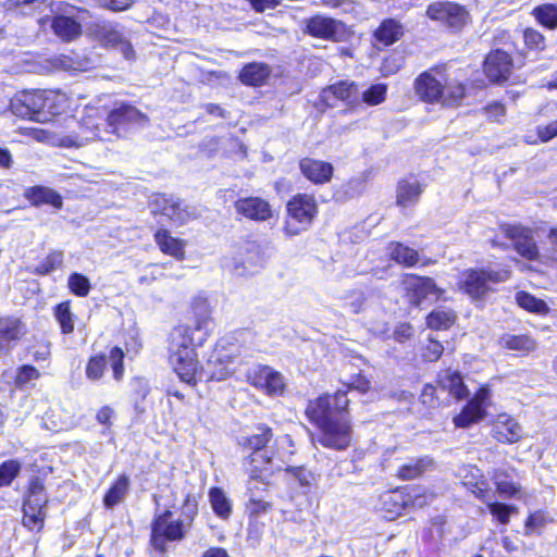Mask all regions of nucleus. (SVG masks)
<instances>
[{
    "instance_id": "2",
    "label": "nucleus",
    "mask_w": 557,
    "mask_h": 557,
    "mask_svg": "<svg viewBox=\"0 0 557 557\" xmlns=\"http://www.w3.org/2000/svg\"><path fill=\"white\" fill-rule=\"evenodd\" d=\"M273 436L272 430L270 426L265 424H259L256 428V432L249 436H243L239 440V445L246 449L251 450L252 454L249 456L248 461L251 466L250 471V481L248 482L249 491H252L251 484L253 481L260 478L259 471H261V467L255 466V462H258L261 459L262 465H269L273 467V470H281L282 465L286 463L288 457L293 454L292 451L277 453V455H269L268 450L260 453L267 444L271 441Z\"/></svg>"
},
{
    "instance_id": "33",
    "label": "nucleus",
    "mask_w": 557,
    "mask_h": 557,
    "mask_svg": "<svg viewBox=\"0 0 557 557\" xmlns=\"http://www.w3.org/2000/svg\"><path fill=\"white\" fill-rule=\"evenodd\" d=\"M374 36L379 42L391 46L403 36V27L394 20H385L375 30Z\"/></svg>"
},
{
    "instance_id": "26",
    "label": "nucleus",
    "mask_w": 557,
    "mask_h": 557,
    "mask_svg": "<svg viewBox=\"0 0 557 557\" xmlns=\"http://www.w3.org/2000/svg\"><path fill=\"white\" fill-rule=\"evenodd\" d=\"M423 193V185L413 176L398 182L396 190V203L401 208L416 206Z\"/></svg>"
},
{
    "instance_id": "52",
    "label": "nucleus",
    "mask_w": 557,
    "mask_h": 557,
    "mask_svg": "<svg viewBox=\"0 0 557 557\" xmlns=\"http://www.w3.org/2000/svg\"><path fill=\"white\" fill-rule=\"evenodd\" d=\"M63 264V252L52 251L36 268L38 274L45 275L61 268Z\"/></svg>"
},
{
    "instance_id": "25",
    "label": "nucleus",
    "mask_w": 557,
    "mask_h": 557,
    "mask_svg": "<svg viewBox=\"0 0 557 557\" xmlns=\"http://www.w3.org/2000/svg\"><path fill=\"white\" fill-rule=\"evenodd\" d=\"M302 175L314 184H325L333 176V165L329 162L305 158L299 163Z\"/></svg>"
},
{
    "instance_id": "51",
    "label": "nucleus",
    "mask_w": 557,
    "mask_h": 557,
    "mask_svg": "<svg viewBox=\"0 0 557 557\" xmlns=\"http://www.w3.org/2000/svg\"><path fill=\"white\" fill-rule=\"evenodd\" d=\"M67 286L70 290L78 297H86L91 288L89 280L85 275L76 272L69 276Z\"/></svg>"
},
{
    "instance_id": "61",
    "label": "nucleus",
    "mask_w": 557,
    "mask_h": 557,
    "mask_svg": "<svg viewBox=\"0 0 557 557\" xmlns=\"http://www.w3.org/2000/svg\"><path fill=\"white\" fill-rule=\"evenodd\" d=\"M55 66L64 71H83L84 64L82 61L69 55H61L54 61Z\"/></svg>"
},
{
    "instance_id": "6",
    "label": "nucleus",
    "mask_w": 557,
    "mask_h": 557,
    "mask_svg": "<svg viewBox=\"0 0 557 557\" xmlns=\"http://www.w3.org/2000/svg\"><path fill=\"white\" fill-rule=\"evenodd\" d=\"M172 511L165 510L163 513L157 516L152 523L151 529V545L154 549L165 553L166 543L173 541H181L189 530L185 521L172 519Z\"/></svg>"
},
{
    "instance_id": "48",
    "label": "nucleus",
    "mask_w": 557,
    "mask_h": 557,
    "mask_svg": "<svg viewBox=\"0 0 557 557\" xmlns=\"http://www.w3.org/2000/svg\"><path fill=\"white\" fill-rule=\"evenodd\" d=\"M32 200L35 205L49 203L54 208L62 207V198L51 188L36 187L32 190Z\"/></svg>"
},
{
    "instance_id": "50",
    "label": "nucleus",
    "mask_w": 557,
    "mask_h": 557,
    "mask_svg": "<svg viewBox=\"0 0 557 557\" xmlns=\"http://www.w3.org/2000/svg\"><path fill=\"white\" fill-rule=\"evenodd\" d=\"M45 99L48 104L45 106V116L59 114L66 102L64 94L53 90H46Z\"/></svg>"
},
{
    "instance_id": "58",
    "label": "nucleus",
    "mask_w": 557,
    "mask_h": 557,
    "mask_svg": "<svg viewBox=\"0 0 557 557\" xmlns=\"http://www.w3.org/2000/svg\"><path fill=\"white\" fill-rule=\"evenodd\" d=\"M23 524L29 530L41 529L44 524V519L46 516L45 511L36 512L35 509H23Z\"/></svg>"
},
{
    "instance_id": "60",
    "label": "nucleus",
    "mask_w": 557,
    "mask_h": 557,
    "mask_svg": "<svg viewBox=\"0 0 557 557\" xmlns=\"http://www.w3.org/2000/svg\"><path fill=\"white\" fill-rule=\"evenodd\" d=\"M523 37L525 45L531 49H543L545 46L544 36L536 29L527 28Z\"/></svg>"
},
{
    "instance_id": "63",
    "label": "nucleus",
    "mask_w": 557,
    "mask_h": 557,
    "mask_svg": "<svg viewBox=\"0 0 557 557\" xmlns=\"http://www.w3.org/2000/svg\"><path fill=\"white\" fill-rule=\"evenodd\" d=\"M443 354V346L438 341L433 338L429 339L424 348L423 357L428 361H436Z\"/></svg>"
},
{
    "instance_id": "56",
    "label": "nucleus",
    "mask_w": 557,
    "mask_h": 557,
    "mask_svg": "<svg viewBox=\"0 0 557 557\" xmlns=\"http://www.w3.org/2000/svg\"><path fill=\"white\" fill-rule=\"evenodd\" d=\"M286 472L289 473L301 487H310L314 481L313 474L304 467H288L286 468Z\"/></svg>"
},
{
    "instance_id": "24",
    "label": "nucleus",
    "mask_w": 557,
    "mask_h": 557,
    "mask_svg": "<svg viewBox=\"0 0 557 557\" xmlns=\"http://www.w3.org/2000/svg\"><path fill=\"white\" fill-rule=\"evenodd\" d=\"M492 432L493 437L504 444L517 443L523 437L521 425L506 413L497 417Z\"/></svg>"
},
{
    "instance_id": "46",
    "label": "nucleus",
    "mask_w": 557,
    "mask_h": 557,
    "mask_svg": "<svg viewBox=\"0 0 557 557\" xmlns=\"http://www.w3.org/2000/svg\"><path fill=\"white\" fill-rule=\"evenodd\" d=\"M367 298L362 289H351L343 297V308L351 314H358L364 310Z\"/></svg>"
},
{
    "instance_id": "64",
    "label": "nucleus",
    "mask_w": 557,
    "mask_h": 557,
    "mask_svg": "<svg viewBox=\"0 0 557 557\" xmlns=\"http://www.w3.org/2000/svg\"><path fill=\"white\" fill-rule=\"evenodd\" d=\"M536 133L541 141L547 143L557 136V120L550 122L547 125H540L536 128Z\"/></svg>"
},
{
    "instance_id": "44",
    "label": "nucleus",
    "mask_w": 557,
    "mask_h": 557,
    "mask_svg": "<svg viewBox=\"0 0 557 557\" xmlns=\"http://www.w3.org/2000/svg\"><path fill=\"white\" fill-rule=\"evenodd\" d=\"M456 315L450 309H435L426 318L430 329L447 330L455 322Z\"/></svg>"
},
{
    "instance_id": "10",
    "label": "nucleus",
    "mask_w": 557,
    "mask_h": 557,
    "mask_svg": "<svg viewBox=\"0 0 557 557\" xmlns=\"http://www.w3.org/2000/svg\"><path fill=\"white\" fill-rule=\"evenodd\" d=\"M319 98L321 102L330 108L335 106L336 100L345 102L349 110H356L361 106L359 85L347 79L323 88Z\"/></svg>"
},
{
    "instance_id": "34",
    "label": "nucleus",
    "mask_w": 557,
    "mask_h": 557,
    "mask_svg": "<svg viewBox=\"0 0 557 557\" xmlns=\"http://www.w3.org/2000/svg\"><path fill=\"white\" fill-rule=\"evenodd\" d=\"M434 462L430 457L411 459L398 469V476L404 480H412L428 470L433 469Z\"/></svg>"
},
{
    "instance_id": "20",
    "label": "nucleus",
    "mask_w": 557,
    "mask_h": 557,
    "mask_svg": "<svg viewBox=\"0 0 557 557\" xmlns=\"http://www.w3.org/2000/svg\"><path fill=\"white\" fill-rule=\"evenodd\" d=\"M45 96L46 90L24 95L21 104L14 103L12 106L14 114L38 122H45L47 120V116H45V106H48Z\"/></svg>"
},
{
    "instance_id": "12",
    "label": "nucleus",
    "mask_w": 557,
    "mask_h": 557,
    "mask_svg": "<svg viewBox=\"0 0 557 557\" xmlns=\"http://www.w3.org/2000/svg\"><path fill=\"white\" fill-rule=\"evenodd\" d=\"M89 33L106 47L119 49L126 59H133L135 51L131 42L115 25L108 22H95L88 28Z\"/></svg>"
},
{
    "instance_id": "8",
    "label": "nucleus",
    "mask_w": 557,
    "mask_h": 557,
    "mask_svg": "<svg viewBox=\"0 0 557 557\" xmlns=\"http://www.w3.org/2000/svg\"><path fill=\"white\" fill-rule=\"evenodd\" d=\"M149 206L153 214H161L177 225H183L198 216L195 207L164 194L153 196Z\"/></svg>"
},
{
    "instance_id": "13",
    "label": "nucleus",
    "mask_w": 557,
    "mask_h": 557,
    "mask_svg": "<svg viewBox=\"0 0 557 557\" xmlns=\"http://www.w3.org/2000/svg\"><path fill=\"white\" fill-rule=\"evenodd\" d=\"M426 15L455 29L462 27L468 17L467 11L461 5L448 1L431 3L426 9Z\"/></svg>"
},
{
    "instance_id": "18",
    "label": "nucleus",
    "mask_w": 557,
    "mask_h": 557,
    "mask_svg": "<svg viewBox=\"0 0 557 557\" xmlns=\"http://www.w3.org/2000/svg\"><path fill=\"white\" fill-rule=\"evenodd\" d=\"M488 397L490 391L485 387L480 388L462 411L454 419L455 424L459 428H467L482 420L486 414Z\"/></svg>"
},
{
    "instance_id": "53",
    "label": "nucleus",
    "mask_w": 557,
    "mask_h": 557,
    "mask_svg": "<svg viewBox=\"0 0 557 557\" xmlns=\"http://www.w3.org/2000/svg\"><path fill=\"white\" fill-rule=\"evenodd\" d=\"M39 371L33 366H22L17 369L15 376V385L18 388L27 387L33 381L38 380Z\"/></svg>"
},
{
    "instance_id": "49",
    "label": "nucleus",
    "mask_w": 557,
    "mask_h": 557,
    "mask_svg": "<svg viewBox=\"0 0 557 557\" xmlns=\"http://www.w3.org/2000/svg\"><path fill=\"white\" fill-rule=\"evenodd\" d=\"M54 315L61 326L62 333L71 334L74 331V315L69 301L58 305L54 310Z\"/></svg>"
},
{
    "instance_id": "37",
    "label": "nucleus",
    "mask_w": 557,
    "mask_h": 557,
    "mask_svg": "<svg viewBox=\"0 0 557 557\" xmlns=\"http://www.w3.org/2000/svg\"><path fill=\"white\" fill-rule=\"evenodd\" d=\"M47 504V495L45 493L44 484L40 480L32 481L28 496L24 502L23 509H35L36 512L45 511Z\"/></svg>"
},
{
    "instance_id": "14",
    "label": "nucleus",
    "mask_w": 557,
    "mask_h": 557,
    "mask_svg": "<svg viewBox=\"0 0 557 557\" xmlns=\"http://www.w3.org/2000/svg\"><path fill=\"white\" fill-rule=\"evenodd\" d=\"M232 359L233 357L226 351L223 342H219L207 361V367H200L205 375L201 376V381H223L227 379L233 372V370L230 368Z\"/></svg>"
},
{
    "instance_id": "41",
    "label": "nucleus",
    "mask_w": 557,
    "mask_h": 557,
    "mask_svg": "<svg viewBox=\"0 0 557 557\" xmlns=\"http://www.w3.org/2000/svg\"><path fill=\"white\" fill-rule=\"evenodd\" d=\"M496 485V490L502 497L511 498V497H520L521 486L510 480H508V475L503 470H497L493 476Z\"/></svg>"
},
{
    "instance_id": "28",
    "label": "nucleus",
    "mask_w": 557,
    "mask_h": 557,
    "mask_svg": "<svg viewBox=\"0 0 557 557\" xmlns=\"http://www.w3.org/2000/svg\"><path fill=\"white\" fill-rule=\"evenodd\" d=\"M154 240L162 252L170 255L176 259L184 258V242L171 236L169 231H157L154 234Z\"/></svg>"
},
{
    "instance_id": "31",
    "label": "nucleus",
    "mask_w": 557,
    "mask_h": 557,
    "mask_svg": "<svg viewBox=\"0 0 557 557\" xmlns=\"http://www.w3.org/2000/svg\"><path fill=\"white\" fill-rule=\"evenodd\" d=\"M387 251L392 260L406 268L414 267L419 261L417 250L398 242L391 243L387 247Z\"/></svg>"
},
{
    "instance_id": "9",
    "label": "nucleus",
    "mask_w": 557,
    "mask_h": 557,
    "mask_svg": "<svg viewBox=\"0 0 557 557\" xmlns=\"http://www.w3.org/2000/svg\"><path fill=\"white\" fill-rule=\"evenodd\" d=\"M148 122L146 114L128 103H116L106 117L110 135L121 136V132L133 126H144Z\"/></svg>"
},
{
    "instance_id": "1",
    "label": "nucleus",
    "mask_w": 557,
    "mask_h": 557,
    "mask_svg": "<svg viewBox=\"0 0 557 557\" xmlns=\"http://www.w3.org/2000/svg\"><path fill=\"white\" fill-rule=\"evenodd\" d=\"M206 341L201 339L188 324L175 326L169 335V360L178 377L187 384L195 385L202 380L201 376H205L199 366L196 348Z\"/></svg>"
},
{
    "instance_id": "16",
    "label": "nucleus",
    "mask_w": 557,
    "mask_h": 557,
    "mask_svg": "<svg viewBox=\"0 0 557 557\" xmlns=\"http://www.w3.org/2000/svg\"><path fill=\"white\" fill-rule=\"evenodd\" d=\"M500 228L520 256L530 260L536 259L539 250L530 228L510 224H504Z\"/></svg>"
},
{
    "instance_id": "19",
    "label": "nucleus",
    "mask_w": 557,
    "mask_h": 557,
    "mask_svg": "<svg viewBox=\"0 0 557 557\" xmlns=\"http://www.w3.org/2000/svg\"><path fill=\"white\" fill-rule=\"evenodd\" d=\"M307 33L313 37L337 41L345 33L342 22L323 15H314L307 21Z\"/></svg>"
},
{
    "instance_id": "55",
    "label": "nucleus",
    "mask_w": 557,
    "mask_h": 557,
    "mask_svg": "<svg viewBox=\"0 0 557 557\" xmlns=\"http://www.w3.org/2000/svg\"><path fill=\"white\" fill-rule=\"evenodd\" d=\"M107 367V360L103 355L95 356L90 358L86 367V375L89 380H99Z\"/></svg>"
},
{
    "instance_id": "45",
    "label": "nucleus",
    "mask_w": 557,
    "mask_h": 557,
    "mask_svg": "<svg viewBox=\"0 0 557 557\" xmlns=\"http://www.w3.org/2000/svg\"><path fill=\"white\" fill-rule=\"evenodd\" d=\"M535 20L543 26L555 29L557 28V4H542L532 11Z\"/></svg>"
},
{
    "instance_id": "29",
    "label": "nucleus",
    "mask_w": 557,
    "mask_h": 557,
    "mask_svg": "<svg viewBox=\"0 0 557 557\" xmlns=\"http://www.w3.org/2000/svg\"><path fill=\"white\" fill-rule=\"evenodd\" d=\"M271 70L263 63H250L243 67L239 79L245 85L261 86L269 78Z\"/></svg>"
},
{
    "instance_id": "3",
    "label": "nucleus",
    "mask_w": 557,
    "mask_h": 557,
    "mask_svg": "<svg viewBox=\"0 0 557 557\" xmlns=\"http://www.w3.org/2000/svg\"><path fill=\"white\" fill-rule=\"evenodd\" d=\"M108 135H110V131L99 109L86 108L79 121V132L63 136L60 139V146L78 148L90 140H106Z\"/></svg>"
},
{
    "instance_id": "36",
    "label": "nucleus",
    "mask_w": 557,
    "mask_h": 557,
    "mask_svg": "<svg viewBox=\"0 0 557 557\" xmlns=\"http://www.w3.org/2000/svg\"><path fill=\"white\" fill-rule=\"evenodd\" d=\"M405 500L403 495L397 492H386L381 496V510L385 512L384 518L387 520L395 519L404 509Z\"/></svg>"
},
{
    "instance_id": "43",
    "label": "nucleus",
    "mask_w": 557,
    "mask_h": 557,
    "mask_svg": "<svg viewBox=\"0 0 557 557\" xmlns=\"http://www.w3.org/2000/svg\"><path fill=\"white\" fill-rule=\"evenodd\" d=\"M443 388L447 389L457 399H462L467 396V387L462 382V377L457 372L446 371L441 377Z\"/></svg>"
},
{
    "instance_id": "21",
    "label": "nucleus",
    "mask_w": 557,
    "mask_h": 557,
    "mask_svg": "<svg viewBox=\"0 0 557 557\" xmlns=\"http://www.w3.org/2000/svg\"><path fill=\"white\" fill-rule=\"evenodd\" d=\"M414 90L419 98L425 102H441L444 92L443 82L428 71L421 73L414 81Z\"/></svg>"
},
{
    "instance_id": "39",
    "label": "nucleus",
    "mask_w": 557,
    "mask_h": 557,
    "mask_svg": "<svg viewBox=\"0 0 557 557\" xmlns=\"http://www.w3.org/2000/svg\"><path fill=\"white\" fill-rule=\"evenodd\" d=\"M499 345L508 350L528 352L535 349V342L527 335L505 334L499 341Z\"/></svg>"
},
{
    "instance_id": "40",
    "label": "nucleus",
    "mask_w": 557,
    "mask_h": 557,
    "mask_svg": "<svg viewBox=\"0 0 557 557\" xmlns=\"http://www.w3.org/2000/svg\"><path fill=\"white\" fill-rule=\"evenodd\" d=\"M515 298L518 306L529 312L544 315L549 311V308L544 300L536 298L530 293L518 292Z\"/></svg>"
},
{
    "instance_id": "47",
    "label": "nucleus",
    "mask_w": 557,
    "mask_h": 557,
    "mask_svg": "<svg viewBox=\"0 0 557 557\" xmlns=\"http://www.w3.org/2000/svg\"><path fill=\"white\" fill-rule=\"evenodd\" d=\"M387 95V85L377 83L371 85L368 89L360 91L361 102L374 107L383 103Z\"/></svg>"
},
{
    "instance_id": "38",
    "label": "nucleus",
    "mask_w": 557,
    "mask_h": 557,
    "mask_svg": "<svg viewBox=\"0 0 557 557\" xmlns=\"http://www.w3.org/2000/svg\"><path fill=\"white\" fill-rule=\"evenodd\" d=\"M209 500L214 513L226 520L232 513V503L228 497L225 495L222 488L212 487L209 491Z\"/></svg>"
},
{
    "instance_id": "42",
    "label": "nucleus",
    "mask_w": 557,
    "mask_h": 557,
    "mask_svg": "<svg viewBox=\"0 0 557 557\" xmlns=\"http://www.w3.org/2000/svg\"><path fill=\"white\" fill-rule=\"evenodd\" d=\"M466 95L465 86L457 81H445L441 103L447 107L459 106Z\"/></svg>"
},
{
    "instance_id": "23",
    "label": "nucleus",
    "mask_w": 557,
    "mask_h": 557,
    "mask_svg": "<svg viewBox=\"0 0 557 557\" xmlns=\"http://www.w3.org/2000/svg\"><path fill=\"white\" fill-rule=\"evenodd\" d=\"M511 58L502 50L491 52L484 63V72L488 79L494 83L506 81L511 71Z\"/></svg>"
},
{
    "instance_id": "15",
    "label": "nucleus",
    "mask_w": 557,
    "mask_h": 557,
    "mask_svg": "<svg viewBox=\"0 0 557 557\" xmlns=\"http://www.w3.org/2000/svg\"><path fill=\"white\" fill-rule=\"evenodd\" d=\"M249 383L268 395L282 394L285 388V381L281 373L268 366H258L247 373Z\"/></svg>"
},
{
    "instance_id": "57",
    "label": "nucleus",
    "mask_w": 557,
    "mask_h": 557,
    "mask_svg": "<svg viewBox=\"0 0 557 557\" xmlns=\"http://www.w3.org/2000/svg\"><path fill=\"white\" fill-rule=\"evenodd\" d=\"M488 509L491 515L503 524L508 523L511 512L516 510L513 506L502 503H491Z\"/></svg>"
},
{
    "instance_id": "59",
    "label": "nucleus",
    "mask_w": 557,
    "mask_h": 557,
    "mask_svg": "<svg viewBox=\"0 0 557 557\" xmlns=\"http://www.w3.org/2000/svg\"><path fill=\"white\" fill-rule=\"evenodd\" d=\"M110 361L111 367L113 370V376L116 381H121L123 377L124 367H123V359H124V352L119 347H113L110 350Z\"/></svg>"
},
{
    "instance_id": "4",
    "label": "nucleus",
    "mask_w": 557,
    "mask_h": 557,
    "mask_svg": "<svg viewBox=\"0 0 557 557\" xmlns=\"http://www.w3.org/2000/svg\"><path fill=\"white\" fill-rule=\"evenodd\" d=\"M288 219L284 233L288 237L297 236L309 228L318 213L315 198L308 194L295 195L286 205Z\"/></svg>"
},
{
    "instance_id": "30",
    "label": "nucleus",
    "mask_w": 557,
    "mask_h": 557,
    "mask_svg": "<svg viewBox=\"0 0 557 557\" xmlns=\"http://www.w3.org/2000/svg\"><path fill=\"white\" fill-rule=\"evenodd\" d=\"M26 333L27 326L20 318L13 315L0 318V335L15 345Z\"/></svg>"
},
{
    "instance_id": "17",
    "label": "nucleus",
    "mask_w": 557,
    "mask_h": 557,
    "mask_svg": "<svg viewBox=\"0 0 557 557\" xmlns=\"http://www.w3.org/2000/svg\"><path fill=\"white\" fill-rule=\"evenodd\" d=\"M188 325L199 334L201 339H208L213 324L212 309L207 298L197 296L190 305V317Z\"/></svg>"
},
{
    "instance_id": "27",
    "label": "nucleus",
    "mask_w": 557,
    "mask_h": 557,
    "mask_svg": "<svg viewBox=\"0 0 557 557\" xmlns=\"http://www.w3.org/2000/svg\"><path fill=\"white\" fill-rule=\"evenodd\" d=\"M51 27L54 34L63 41L75 40L82 35V25L70 16H54L51 23Z\"/></svg>"
},
{
    "instance_id": "35",
    "label": "nucleus",
    "mask_w": 557,
    "mask_h": 557,
    "mask_svg": "<svg viewBox=\"0 0 557 557\" xmlns=\"http://www.w3.org/2000/svg\"><path fill=\"white\" fill-rule=\"evenodd\" d=\"M129 490V478L125 474L120 475L113 485L107 492L103 504L107 508H113L120 504Z\"/></svg>"
},
{
    "instance_id": "54",
    "label": "nucleus",
    "mask_w": 557,
    "mask_h": 557,
    "mask_svg": "<svg viewBox=\"0 0 557 557\" xmlns=\"http://www.w3.org/2000/svg\"><path fill=\"white\" fill-rule=\"evenodd\" d=\"M21 470L17 460H7L0 466V487L9 486Z\"/></svg>"
},
{
    "instance_id": "32",
    "label": "nucleus",
    "mask_w": 557,
    "mask_h": 557,
    "mask_svg": "<svg viewBox=\"0 0 557 557\" xmlns=\"http://www.w3.org/2000/svg\"><path fill=\"white\" fill-rule=\"evenodd\" d=\"M307 412L310 419L314 421L317 425L334 416H338L333 411L330 395L321 396L314 401H311L307 408Z\"/></svg>"
},
{
    "instance_id": "5",
    "label": "nucleus",
    "mask_w": 557,
    "mask_h": 557,
    "mask_svg": "<svg viewBox=\"0 0 557 557\" xmlns=\"http://www.w3.org/2000/svg\"><path fill=\"white\" fill-rule=\"evenodd\" d=\"M509 276L508 270L468 269L460 274L459 288L471 298L479 299L491 290L492 285L506 282Z\"/></svg>"
},
{
    "instance_id": "22",
    "label": "nucleus",
    "mask_w": 557,
    "mask_h": 557,
    "mask_svg": "<svg viewBox=\"0 0 557 557\" xmlns=\"http://www.w3.org/2000/svg\"><path fill=\"white\" fill-rule=\"evenodd\" d=\"M234 206L238 214L249 220L262 222L272 216L270 203L260 197L240 198Z\"/></svg>"
},
{
    "instance_id": "7",
    "label": "nucleus",
    "mask_w": 557,
    "mask_h": 557,
    "mask_svg": "<svg viewBox=\"0 0 557 557\" xmlns=\"http://www.w3.org/2000/svg\"><path fill=\"white\" fill-rule=\"evenodd\" d=\"M321 430L319 443L327 448L346 449L352 438V429L347 414L334 416L318 424Z\"/></svg>"
},
{
    "instance_id": "62",
    "label": "nucleus",
    "mask_w": 557,
    "mask_h": 557,
    "mask_svg": "<svg viewBox=\"0 0 557 557\" xmlns=\"http://www.w3.org/2000/svg\"><path fill=\"white\" fill-rule=\"evenodd\" d=\"M333 411L337 414H346L349 399L347 398V391L338 389L333 396H331Z\"/></svg>"
},
{
    "instance_id": "11",
    "label": "nucleus",
    "mask_w": 557,
    "mask_h": 557,
    "mask_svg": "<svg viewBox=\"0 0 557 557\" xmlns=\"http://www.w3.org/2000/svg\"><path fill=\"white\" fill-rule=\"evenodd\" d=\"M406 296L411 305L420 306L424 300H437L443 290L431 277L406 274L403 280Z\"/></svg>"
}]
</instances>
